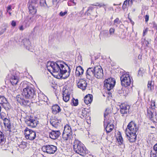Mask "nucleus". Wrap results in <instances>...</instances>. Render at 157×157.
I'll return each instance as SVG.
<instances>
[{
    "mask_svg": "<svg viewBox=\"0 0 157 157\" xmlns=\"http://www.w3.org/2000/svg\"><path fill=\"white\" fill-rule=\"evenodd\" d=\"M48 71L54 73L59 72V76L64 79L68 77L70 75V70L69 67L62 61L48 62L47 64Z\"/></svg>",
    "mask_w": 157,
    "mask_h": 157,
    "instance_id": "obj_1",
    "label": "nucleus"
},
{
    "mask_svg": "<svg viewBox=\"0 0 157 157\" xmlns=\"http://www.w3.org/2000/svg\"><path fill=\"white\" fill-rule=\"evenodd\" d=\"M27 82H23L22 95L26 99H34L36 97V90L34 86L31 84H27Z\"/></svg>",
    "mask_w": 157,
    "mask_h": 157,
    "instance_id": "obj_2",
    "label": "nucleus"
},
{
    "mask_svg": "<svg viewBox=\"0 0 157 157\" xmlns=\"http://www.w3.org/2000/svg\"><path fill=\"white\" fill-rule=\"evenodd\" d=\"M73 146L74 151L77 153L83 156L85 154V148L84 147L83 145L80 141L75 140L74 142Z\"/></svg>",
    "mask_w": 157,
    "mask_h": 157,
    "instance_id": "obj_3",
    "label": "nucleus"
},
{
    "mask_svg": "<svg viewBox=\"0 0 157 157\" xmlns=\"http://www.w3.org/2000/svg\"><path fill=\"white\" fill-rule=\"evenodd\" d=\"M107 110L106 109L104 113V127L106 132L109 133L113 130L114 128V126L113 124H111L109 121L107 120L109 117L108 116V113L107 112Z\"/></svg>",
    "mask_w": 157,
    "mask_h": 157,
    "instance_id": "obj_4",
    "label": "nucleus"
},
{
    "mask_svg": "<svg viewBox=\"0 0 157 157\" xmlns=\"http://www.w3.org/2000/svg\"><path fill=\"white\" fill-rule=\"evenodd\" d=\"M72 132L71 127L68 125H66L64 127L62 137L65 140L70 139L72 137Z\"/></svg>",
    "mask_w": 157,
    "mask_h": 157,
    "instance_id": "obj_5",
    "label": "nucleus"
},
{
    "mask_svg": "<svg viewBox=\"0 0 157 157\" xmlns=\"http://www.w3.org/2000/svg\"><path fill=\"white\" fill-rule=\"evenodd\" d=\"M127 128L126 129L125 132L127 136H128V133L134 132L136 133L138 130V127L136 126V124L134 122L132 121L128 124Z\"/></svg>",
    "mask_w": 157,
    "mask_h": 157,
    "instance_id": "obj_6",
    "label": "nucleus"
},
{
    "mask_svg": "<svg viewBox=\"0 0 157 157\" xmlns=\"http://www.w3.org/2000/svg\"><path fill=\"white\" fill-rule=\"evenodd\" d=\"M115 83L116 81L114 78H109L104 81V86L109 91L114 87Z\"/></svg>",
    "mask_w": 157,
    "mask_h": 157,
    "instance_id": "obj_7",
    "label": "nucleus"
},
{
    "mask_svg": "<svg viewBox=\"0 0 157 157\" xmlns=\"http://www.w3.org/2000/svg\"><path fill=\"white\" fill-rule=\"evenodd\" d=\"M24 132L25 137L27 139L32 140L35 138L36 135L35 131L26 128Z\"/></svg>",
    "mask_w": 157,
    "mask_h": 157,
    "instance_id": "obj_8",
    "label": "nucleus"
},
{
    "mask_svg": "<svg viewBox=\"0 0 157 157\" xmlns=\"http://www.w3.org/2000/svg\"><path fill=\"white\" fill-rule=\"evenodd\" d=\"M41 149L44 152L52 154L54 153L56 151L57 147L53 145H48L43 146Z\"/></svg>",
    "mask_w": 157,
    "mask_h": 157,
    "instance_id": "obj_9",
    "label": "nucleus"
},
{
    "mask_svg": "<svg viewBox=\"0 0 157 157\" xmlns=\"http://www.w3.org/2000/svg\"><path fill=\"white\" fill-rule=\"evenodd\" d=\"M121 85L122 86L126 87L131 83V79L128 74L124 75L121 77Z\"/></svg>",
    "mask_w": 157,
    "mask_h": 157,
    "instance_id": "obj_10",
    "label": "nucleus"
},
{
    "mask_svg": "<svg viewBox=\"0 0 157 157\" xmlns=\"http://www.w3.org/2000/svg\"><path fill=\"white\" fill-rule=\"evenodd\" d=\"M25 122L28 126L32 128H35L37 126L38 121L35 118L30 116L26 119Z\"/></svg>",
    "mask_w": 157,
    "mask_h": 157,
    "instance_id": "obj_11",
    "label": "nucleus"
},
{
    "mask_svg": "<svg viewBox=\"0 0 157 157\" xmlns=\"http://www.w3.org/2000/svg\"><path fill=\"white\" fill-rule=\"evenodd\" d=\"M94 77L98 79H101L103 78V70L100 66L94 67Z\"/></svg>",
    "mask_w": 157,
    "mask_h": 157,
    "instance_id": "obj_12",
    "label": "nucleus"
},
{
    "mask_svg": "<svg viewBox=\"0 0 157 157\" xmlns=\"http://www.w3.org/2000/svg\"><path fill=\"white\" fill-rule=\"evenodd\" d=\"M86 76V78L90 81H92L94 79V67H90L87 69Z\"/></svg>",
    "mask_w": 157,
    "mask_h": 157,
    "instance_id": "obj_13",
    "label": "nucleus"
},
{
    "mask_svg": "<svg viewBox=\"0 0 157 157\" xmlns=\"http://www.w3.org/2000/svg\"><path fill=\"white\" fill-rule=\"evenodd\" d=\"M24 97L22 93L21 94L17 95L16 97V99L17 101L21 105H26L27 103L29 102V101L28 100H25L24 99Z\"/></svg>",
    "mask_w": 157,
    "mask_h": 157,
    "instance_id": "obj_14",
    "label": "nucleus"
},
{
    "mask_svg": "<svg viewBox=\"0 0 157 157\" xmlns=\"http://www.w3.org/2000/svg\"><path fill=\"white\" fill-rule=\"evenodd\" d=\"M60 134V132L59 130H52L49 133V136L51 139L55 140L57 139Z\"/></svg>",
    "mask_w": 157,
    "mask_h": 157,
    "instance_id": "obj_15",
    "label": "nucleus"
},
{
    "mask_svg": "<svg viewBox=\"0 0 157 157\" xmlns=\"http://www.w3.org/2000/svg\"><path fill=\"white\" fill-rule=\"evenodd\" d=\"M129 106L124 104H122L120 105V112L121 113L125 114L128 112Z\"/></svg>",
    "mask_w": 157,
    "mask_h": 157,
    "instance_id": "obj_16",
    "label": "nucleus"
},
{
    "mask_svg": "<svg viewBox=\"0 0 157 157\" xmlns=\"http://www.w3.org/2000/svg\"><path fill=\"white\" fill-rule=\"evenodd\" d=\"M39 102L41 104H44L47 102L48 99L47 97L44 94L40 93L38 94Z\"/></svg>",
    "mask_w": 157,
    "mask_h": 157,
    "instance_id": "obj_17",
    "label": "nucleus"
},
{
    "mask_svg": "<svg viewBox=\"0 0 157 157\" xmlns=\"http://www.w3.org/2000/svg\"><path fill=\"white\" fill-rule=\"evenodd\" d=\"M22 43L23 44L24 46L29 51L33 52L32 47L30 45V43L29 40L27 38H25L22 40Z\"/></svg>",
    "mask_w": 157,
    "mask_h": 157,
    "instance_id": "obj_18",
    "label": "nucleus"
},
{
    "mask_svg": "<svg viewBox=\"0 0 157 157\" xmlns=\"http://www.w3.org/2000/svg\"><path fill=\"white\" fill-rule=\"evenodd\" d=\"M78 87L82 89L83 90L86 89L87 86L86 82L85 80L83 79H81L77 84Z\"/></svg>",
    "mask_w": 157,
    "mask_h": 157,
    "instance_id": "obj_19",
    "label": "nucleus"
},
{
    "mask_svg": "<svg viewBox=\"0 0 157 157\" xmlns=\"http://www.w3.org/2000/svg\"><path fill=\"white\" fill-rule=\"evenodd\" d=\"M147 116L149 119L154 122H157V114L155 113V116H153V114L152 111L147 110Z\"/></svg>",
    "mask_w": 157,
    "mask_h": 157,
    "instance_id": "obj_20",
    "label": "nucleus"
},
{
    "mask_svg": "<svg viewBox=\"0 0 157 157\" xmlns=\"http://www.w3.org/2000/svg\"><path fill=\"white\" fill-rule=\"evenodd\" d=\"M128 134L129 136H127L128 137V139L130 142H133L136 140V133L130 132L128 133Z\"/></svg>",
    "mask_w": 157,
    "mask_h": 157,
    "instance_id": "obj_21",
    "label": "nucleus"
},
{
    "mask_svg": "<svg viewBox=\"0 0 157 157\" xmlns=\"http://www.w3.org/2000/svg\"><path fill=\"white\" fill-rule=\"evenodd\" d=\"M83 72L84 70L81 66L77 67L75 70V75L77 76H79L83 74Z\"/></svg>",
    "mask_w": 157,
    "mask_h": 157,
    "instance_id": "obj_22",
    "label": "nucleus"
},
{
    "mask_svg": "<svg viewBox=\"0 0 157 157\" xmlns=\"http://www.w3.org/2000/svg\"><path fill=\"white\" fill-rule=\"evenodd\" d=\"M93 100L92 96L91 95H86L84 98V102L87 105L90 104Z\"/></svg>",
    "mask_w": 157,
    "mask_h": 157,
    "instance_id": "obj_23",
    "label": "nucleus"
},
{
    "mask_svg": "<svg viewBox=\"0 0 157 157\" xmlns=\"http://www.w3.org/2000/svg\"><path fill=\"white\" fill-rule=\"evenodd\" d=\"M52 112L53 114H56L61 111V109L58 105H55L52 106Z\"/></svg>",
    "mask_w": 157,
    "mask_h": 157,
    "instance_id": "obj_24",
    "label": "nucleus"
},
{
    "mask_svg": "<svg viewBox=\"0 0 157 157\" xmlns=\"http://www.w3.org/2000/svg\"><path fill=\"white\" fill-rule=\"evenodd\" d=\"M50 123L55 128L57 127V125L58 124L59 122L56 119L55 117H52L50 119Z\"/></svg>",
    "mask_w": 157,
    "mask_h": 157,
    "instance_id": "obj_25",
    "label": "nucleus"
},
{
    "mask_svg": "<svg viewBox=\"0 0 157 157\" xmlns=\"http://www.w3.org/2000/svg\"><path fill=\"white\" fill-rule=\"evenodd\" d=\"M29 9L30 13L32 14H35L36 12V10L33 4H29Z\"/></svg>",
    "mask_w": 157,
    "mask_h": 157,
    "instance_id": "obj_26",
    "label": "nucleus"
},
{
    "mask_svg": "<svg viewBox=\"0 0 157 157\" xmlns=\"http://www.w3.org/2000/svg\"><path fill=\"white\" fill-rule=\"evenodd\" d=\"M18 81L17 77L14 75H12L10 78V82L13 85L17 84Z\"/></svg>",
    "mask_w": 157,
    "mask_h": 157,
    "instance_id": "obj_27",
    "label": "nucleus"
},
{
    "mask_svg": "<svg viewBox=\"0 0 157 157\" xmlns=\"http://www.w3.org/2000/svg\"><path fill=\"white\" fill-rule=\"evenodd\" d=\"M65 91L63 93V101L65 102H67L70 99V95L68 94H67Z\"/></svg>",
    "mask_w": 157,
    "mask_h": 157,
    "instance_id": "obj_28",
    "label": "nucleus"
},
{
    "mask_svg": "<svg viewBox=\"0 0 157 157\" xmlns=\"http://www.w3.org/2000/svg\"><path fill=\"white\" fill-rule=\"evenodd\" d=\"M0 103L8 105L9 104L6 98L4 97H0Z\"/></svg>",
    "mask_w": 157,
    "mask_h": 157,
    "instance_id": "obj_29",
    "label": "nucleus"
},
{
    "mask_svg": "<svg viewBox=\"0 0 157 157\" xmlns=\"http://www.w3.org/2000/svg\"><path fill=\"white\" fill-rule=\"evenodd\" d=\"M6 141L5 136L3 133L0 131V143H4Z\"/></svg>",
    "mask_w": 157,
    "mask_h": 157,
    "instance_id": "obj_30",
    "label": "nucleus"
},
{
    "mask_svg": "<svg viewBox=\"0 0 157 157\" xmlns=\"http://www.w3.org/2000/svg\"><path fill=\"white\" fill-rule=\"evenodd\" d=\"M7 26L6 24H3L2 27V29L0 31V35L3 34L6 30Z\"/></svg>",
    "mask_w": 157,
    "mask_h": 157,
    "instance_id": "obj_31",
    "label": "nucleus"
},
{
    "mask_svg": "<svg viewBox=\"0 0 157 157\" xmlns=\"http://www.w3.org/2000/svg\"><path fill=\"white\" fill-rule=\"evenodd\" d=\"M117 139L119 144L121 145L122 144L123 138L121 134H119L118 135V136L117 137Z\"/></svg>",
    "mask_w": 157,
    "mask_h": 157,
    "instance_id": "obj_32",
    "label": "nucleus"
},
{
    "mask_svg": "<svg viewBox=\"0 0 157 157\" xmlns=\"http://www.w3.org/2000/svg\"><path fill=\"white\" fill-rule=\"evenodd\" d=\"M4 124L6 127L8 129L10 128L11 125L10 123V121L9 120H6L4 121Z\"/></svg>",
    "mask_w": 157,
    "mask_h": 157,
    "instance_id": "obj_33",
    "label": "nucleus"
},
{
    "mask_svg": "<svg viewBox=\"0 0 157 157\" xmlns=\"http://www.w3.org/2000/svg\"><path fill=\"white\" fill-rule=\"evenodd\" d=\"M148 90L150 91H151L153 89V86L151 84V82L149 81L147 85Z\"/></svg>",
    "mask_w": 157,
    "mask_h": 157,
    "instance_id": "obj_34",
    "label": "nucleus"
},
{
    "mask_svg": "<svg viewBox=\"0 0 157 157\" xmlns=\"http://www.w3.org/2000/svg\"><path fill=\"white\" fill-rule=\"evenodd\" d=\"M129 1L130 0H126L124 1L122 6V9H123L124 10L126 8L127 5L129 4Z\"/></svg>",
    "mask_w": 157,
    "mask_h": 157,
    "instance_id": "obj_35",
    "label": "nucleus"
},
{
    "mask_svg": "<svg viewBox=\"0 0 157 157\" xmlns=\"http://www.w3.org/2000/svg\"><path fill=\"white\" fill-rule=\"evenodd\" d=\"M87 114V112L85 109H82L81 111V115L83 117H86Z\"/></svg>",
    "mask_w": 157,
    "mask_h": 157,
    "instance_id": "obj_36",
    "label": "nucleus"
},
{
    "mask_svg": "<svg viewBox=\"0 0 157 157\" xmlns=\"http://www.w3.org/2000/svg\"><path fill=\"white\" fill-rule=\"evenodd\" d=\"M71 103H73V105L75 106H77L78 104V101L77 99H73L72 100Z\"/></svg>",
    "mask_w": 157,
    "mask_h": 157,
    "instance_id": "obj_37",
    "label": "nucleus"
},
{
    "mask_svg": "<svg viewBox=\"0 0 157 157\" xmlns=\"http://www.w3.org/2000/svg\"><path fill=\"white\" fill-rule=\"evenodd\" d=\"M40 3L41 6H47L45 0H40Z\"/></svg>",
    "mask_w": 157,
    "mask_h": 157,
    "instance_id": "obj_38",
    "label": "nucleus"
},
{
    "mask_svg": "<svg viewBox=\"0 0 157 157\" xmlns=\"http://www.w3.org/2000/svg\"><path fill=\"white\" fill-rule=\"evenodd\" d=\"M92 6H98L100 7H101L102 6H105V5L104 4L102 3H96L95 4H94L91 5Z\"/></svg>",
    "mask_w": 157,
    "mask_h": 157,
    "instance_id": "obj_39",
    "label": "nucleus"
},
{
    "mask_svg": "<svg viewBox=\"0 0 157 157\" xmlns=\"http://www.w3.org/2000/svg\"><path fill=\"white\" fill-rule=\"evenodd\" d=\"M121 22V21L118 18H116L114 21V24H119Z\"/></svg>",
    "mask_w": 157,
    "mask_h": 157,
    "instance_id": "obj_40",
    "label": "nucleus"
},
{
    "mask_svg": "<svg viewBox=\"0 0 157 157\" xmlns=\"http://www.w3.org/2000/svg\"><path fill=\"white\" fill-rule=\"evenodd\" d=\"M115 29H114L111 28L109 30V33L111 35H113L114 33Z\"/></svg>",
    "mask_w": 157,
    "mask_h": 157,
    "instance_id": "obj_41",
    "label": "nucleus"
},
{
    "mask_svg": "<svg viewBox=\"0 0 157 157\" xmlns=\"http://www.w3.org/2000/svg\"><path fill=\"white\" fill-rule=\"evenodd\" d=\"M38 0H29V3L31 4H35L36 3Z\"/></svg>",
    "mask_w": 157,
    "mask_h": 157,
    "instance_id": "obj_42",
    "label": "nucleus"
},
{
    "mask_svg": "<svg viewBox=\"0 0 157 157\" xmlns=\"http://www.w3.org/2000/svg\"><path fill=\"white\" fill-rule=\"evenodd\" d=\"M153 28L157 31V24L155 22H153L152 23Z\"/></svg>",
    "mask_w": 157,
    "mask_h": 157,
    "instance_id": "obj_43",
    "label": "nucleus"
},
{
    "mask_svg": "<svg viewBox=\"0 0 157 157\" xmlns=\"http://www.w3.org/2000/svg\"><path fill=\"white\" fill-rule=\"evenodd\" d=\"M151 157H157V155L152 151H151Z\"/></svg>",
    "mask_w": 157,
    "mask_h": 157,
    "instance_id": "obj_44",
    "label": "nucleus"
},
{
    "mask_svg": "<svg viewBox=\"0 0 157 157\" xmlns=\"http://www.w3.org/2000/svg\"><path fill=\"white\" fill-rule=\"evenodd\" d=\"M117 91L118 93H119V94H122L123 92V90H122V88H118L117 89Z\"/></svg>",
    "mask_w": 157,
    "mask_h": 157,
    "instance_id": "obj_45",
    "label": "nucleus"
},
{
    "mask_svg": "<svg viewBox=\"0 0 157 157\" xmlns=\"http://www.w3.org/2000/svg\"><path fill=\"white\" fill-rule=\"evenodd\" d=\"M104 36L105 38H109L111 37V35L109 33H108L107 32H105L104 33Z\"/></svg>",
    "mask_w": 157,
    "mask_h": 157,
    "instance_id": "obj_46",
    "label": "nucleus"
},
{
    "mask_svg": "<svg viewBox=\"0 0 157 157\" xmlns=\"http://www.w3.org/2000/svg\"><path fill=\"white\" fill-rule=\"evenodd\" d=\"M67 13V11H65L64 12H61L59 13V15L61 16H63Z\"/></svg>",
    "mask_w": 157,
    "mask_h": 157,
    "instance_id": "obj_47",
    "label": "nucleus"
},
{
    "mask_svg": "<svg viewBox=\"0 0 157 157\" xmlns=\"http://www.w3.org/2000/svg\"><path fill=\"white\" fill-rule=\"evenodd\" d=\"M153 149L155 151V153L156 154L157 153V143L155 144L154 146Z\"/></svg>",
    "mask_w": 157,
    "mask_h": 157,
    "instance_id": "obj_48",
    "label": "nucleus"
},
{
    "mask_svg": "<svg viewBox=\"0 0 157 157\" xmlns=\"http://www.w3.org/2000/svg\"><path fill=\"white\" fill-rule=\"evenodd\" d=\"M151 107L152 108L151 110H149V111H152V112L154 111V110H153L155 108V103L154 102L153 103V105L152 104L151 105Z\"/></svg>",
    "mask_w": 157,
    "mask_h": 157,
    "instance_id": "obj_49",
    "label": "nucleus"
},
{
    "mask_svg": "<svg viewBox=\"0 0 157 157\" xmlns=\"http://www.w3.org/2000/svg\"><path fill=\"white\" fill-rule=\"evenodd\" d=\"M145 21L146 22H147L148 20H149V15H145Z\"/></svg>",
    "mask_w": 157,
    "mask_h": 157,
    "instance_id": "obj_50",
    "label": "nucleus"
},
{
    "mask_svg": "<svg viewBox=\"0 0 157 157\" xmlns=\"http://www.w3.org/2000/svg\"><path fill=\"white\" fill-rule=\"evenodd\" d=\"M148 31L147 28H146L144 30L143 32V36H144L145 35V34Z\"/></svg>",
    "mask_w": 157,
    "mask_h": 157,
    "instance_id": "obj_51",
    "label": "nucleus"
},
{
    "mask_svg": "<svg viewBox=\"0 0 157 157\" xmlns=\"http://www.w3.org/2000/svg\"><path fill=\"white\" fill-rule=\"evenodd\" d=\"M94 8L93 7L90 6L88 8V11H92Z\"/></svg>",
    "mask_w": 157,
    "mask_h": 157,
    "instance_id": "obj_52",
    "label": "nucleus"
},
{
    "mask_svg": "<svg viewBox=\"0 0 157 157\" xmlns=\"http://www.w3.org/2000/svg\"><path fill=\"white\" fill-rule=\"evenodd\" d=\"M144 43L146 44V46H147L149 44V42L148 41L145 40V39H144Z\"/></svg>",
    "mask_w": 157,
    "mask_h": 157,
    "instance_id": "obj_53",
    "label": "nucleus"
},
{
    "mask_svg": "<svg viewBox=\"0 0 157 157\" xmlns=\"http://www.w3.org/2000/svg\"><path fill=\"white\" fill-rule=\"evenodd\" d=\"M11 25L13 26H15L16 25V22L13 21L11 23Z\"/></svg>",
    "mask_w": 157,
    "mask_h": 157,
    "instance_id": "obj_54",
    "label": "nucleus"
},
{
    "mask_svg": "<svg viewBox=\"0 0 157 157\" xmlns=\"http://www.w3.org/2000/svg\"><path fill=\"white\" fill-rule=\"evenodd\" d=\"M11 10V7L10 6H9L8 7H7V12L10 10Z\"/></svg>",
    "mask_w": 157,
    "mask_h": 157,
    "instance_id": "obj_55",
    "label": "nucleus"
},
{
    "mask_svg": "<svg viewBox=\"0 0 157 157\" xmlns=\"http://www.w3.org/2000/svg\"><path fill=\"white\" fill-rule=\"evenodd\" d=\"M20 29L21 30H23L24 29L23 26L22 25L20 27Z\"/></svg>",
    "mask_w": 157,
    "mask_h": 157,
    "instance_id": "obj_56",
    "label": "nucleus"
},
{
    "mask_svg": "<svg viewBox=\"0 0 157 157\" xmlns=\"http://www.w3.org/2000/svg\"><path fill=\"white\" fill-rule=\"evenodd\" d=\"M141 56H140V55H139L138 56V59H141Z\"/></svg>",
    "mask_w": 157,
    "mask_h": 157,
    "instance_id": "obj_57",
    "label": "nucleus"
},
{
    "mask_svg": "<svg viewBox=\"0 0 157 157\" xmlns=\"http://www.w3.org/2000/svg\"><path fill=\"white\" fill-rule=\"evenodd\" d=\"M151 128H155L153 126H151Z\"/></svg>",
    "mask_w": 157,
    "mask_h": 157,
    "instance_id": "obj_58",
    "label": "nucleus"
},
{
    "mask_svg": "<svg viewBox=\"0 0 157 157\" xmlns=\"http://www.w3.org/2000/svg\"><path fill=\"white\" fill-rule=\"evenodd\" d=\"M155 40L156 41H157V36H156V38H155Z\"/></svg>",
    "mask_w": 157,
    "mask_h": 157,
    "instance_id": "obj_59",
    "label": "nucleus"
},
{
    "mask_svg": "<svg viewBox=\"0 0 157 157\" xmlns=\"http://www.w3.org/2000/svg\"><path fill=\"white\" fill-rule=\"evenodd\" d=\"M9 13L10 15H11V13L10 12H9Z\"/></svg>",
    "mask_w": 157,
    "mask_h": 157,
    "instance_id": "obj_60",
    "label": "nucleus"
},
{
    "mask_svg": "<svg viewBox=\"0 0 157 157\" xmlns=\"http://www.w3.org/2000/svg\"><path fill=\"white\" fill-rule=\"evenodd\" d=\"M130 2H131V3H132V0H131L130 1Z\"/></svg>",
    "mask_w": 157,
    "mask_h": 157,
    "instance_id": "obj_61",
    "label": "nucleus"
},
{
    "mask_svg": "<svg viewBox=\"0 0 157 157\" xmlns=\"http://www.w3.org/2000/svg\"><path fill=\"white\" fill-rule=\"evenodd\" d=\"M2 15V13H0V16H1Z\"/></svg>",
    "mask_w": 157,
    "mask_h": 157,
    "instance_id": "obj_62",
    "label": "nucleus"
},
{
    "mask_svg": "<svg viewBox=\"0 0 157 157\" xmlns=\"http://www.w3.org/2000/svg\"><path fill=\"white\" fill-rule=\"evenodd\" d=\"M113 5H114V6H116V4H113Z\"/></svg>",
    "mask_w": 157,
    "mask_h": 157,
    "instance_id": "obj_63",
    "label": "nucleus"
},
{
    "mask_svg": "<svg viewBox=\"0 0 157 157\" xmlns=\"http://www.w3.org/2000/svg\"><path fill=\"white\" fill-rule=\"evenodd\" d=\"M56 0H53V2H54V1H56Z\"/></svg>",
    "mask_w": 157,
    "mask_h": 157,
    "instance_id": "obj_64",
    "label": "nucleus"
}]
</instances>
